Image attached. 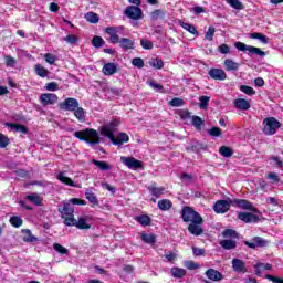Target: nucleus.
Here are the masks:
<instances>
[{
  "label": "nucleus",
  "instance_id": "obj_1",
  "mask_svg": "<svg viewBox=\"0 0 283 283\" xmlns=\"http://www.w3.org/2000/svg\"><path fill=\"white\" fill-rule=\"evenodd\" d=\"M74 136L75 138H78V140H84V143H87L88 145H98V143H101L98 132L94 128H86L84 132L77 130L74 133Z\"/></svg>",
  "mask_w": 283,
  "mask_h": 283
},
{
  "label": "nucleus",
  "instance_id": "obj_2",
  "mask_svg": "<svg viewBox=\"0 0 283 283\" xmlns=\"http://www.w3.org/2000/svg\"><path fill=\"white\" fill-rule=\"evenodd\" d=\"M280 127H282V124L275 117H266L263 119V134H265V136H274Z\"/></svg>",
  "mask_w": 283,
  "mask_h": 283
},
{
  "label": "nucleus",
  "instance_id": "obj_3",
  "mask_svg": "<svg viewBox=\"0 0 283 283\" xmlns=\"http://www.w3.org/2000/svg\"><path fill=\"white\" fill-rule=\"evenodd\" d=\"M184 222H192L193 224H202V217L191 207H184L181 211Z\"/></svg>",
  "mask_w": 283,
  "mask_h": 283
},
{
  "label": "nucleus",
  "instance_id": "obj_4",
  "mask_svg": "<svg viewBox=\"0 0 283 283\" xmlns=\"http://www.w3.org/2000/svg\"><path fill=\"white\" fill-rule=\"evenodd\" d=\"M234 46L237 50H239V52H248V56H266V53L260 48L247 45L242 42H235Z\"/></svg>",
  "mask_w": 283,
  "mask_h": 283
},
{
  "label": "nucleus",
  "instance_id": "obj_5",
  "mask_svg": "<svg viewBox=\"0 0 283 283\" xmlns=\"http://www.w3.org/2000/svg\"><path fill=\"white\" fill-rule=\"evenodd\" d=\"M125 31V27L118 25V27H107L105 29V33L109 35L111 43H118L120 41V36L118 34H123Z\"/></svg>",
  "mask_w": 283,
  "mask_h": 283
},
{
  "label": "nucleus",
  "instance_id": "obj_6",
  "mask_svg": "<svg viewBox=\"0 0 283 283\" xmlns=\"http://www.w3.org/2000/svg\"><path fill=\"white\" fill-rule=\"evenodd\" d=\"M230 205H232V207H238V209H244L245 211L258 213V209L253 207V203L245 199H231Z\"/></svg>",
  "mask_w": 283,
  "mask_h": 283
},
{
  "label": "nucleus",
  "instance_id": "obj_7",
  "mask_svg": "<svg viewBox=\"0 0 283 283\" xmlns=\"http://www.w3.org/2000/svg\"><path fill=\"white\" fill-rule=\"evenodd\" d=\"M124 14L133 21H140L143 19V9L136 6H129L125 9Z\"/></svg>",
  "mask_w": 283,
  "mask_h": 283
},
{
  "label": "nucleus",
  "instance_id": "obj_8",
  "mask_svg": "<svg viewBox=\"0 0 283 283\" xmlns=\"http://www.w3.org/2000/svg\"><path fill=\"white\" fill-rule=\"evenodd\" d=\"M77 108L78 99L74 97H69L60 104V109H64L65 112H76Z\"/></svg>",
  "mask_w": 283,
  "mask_h": 283
},
{
  "label": "nucleus",
  "instance_id": "obj_9",
  "mask_svg": "<svg viewBox=\"0 0 283 283\" xmlns=\"http://www.w3.org/2000/svg\"><path fill=\"white\" fill-rule=\"evenodd\" d=\"M123 165L128 167V169H143V161L134 158V157H120Z\"/></svg>",
  "mask_w": 283,
  "mask_h": 283
},
{
  "label": "nucleus",
  "instance_id": "obj_10",
  "mask_svg": "<svg viewBox=\"0 0 283 283\" xmlns=\"http://www.w3.org/2000/svg\"><path fill=\"white\" fill-rule=\"evenodd\" d=\"M116 127H118V120L115 119L109 125L102 128V134L109 138L112 143H115L114 132H116Z\"/></svg>",
  "mask_w": 283,
  "mask_h": 283
},
{
  "label": "nucleus",
  "instance_id": "obj_11",
  "mask_svg": "<svg viewBox=\"0 0 283 283\" xmlns=\"http://www.w3.org/2000/svg\"><path fill=\"white\" fill-rule=\"evenodd\" d=\"M40 101L44 107H48V105H54L59 103V96L54 93H43L40 96Z\"/></svg>",
  "mask_w": 283,
  "mask_h": 283
},
{
  "label": "nucleus",
  "instance_id": "obj_12",
  "mask_svg": "<svg viewBox=\"0 0 283 283\" xmlns=\"http://www.w3.org/2000/svg\"><path fill=\"white\" fill-rule=\"evenodd\" d=\"M231 199L228 200H218L214 206H213V211L216 213H227V211H229V209H231Z\"/></svg>",
  "mask_w": 283,
  "mask_h": 283
},
{
  "label": "nucleus",
  "instance_id": "obj_13",
  "mask_svg": "<svg viewBox=\"0 0 283 283\" xmlns=\"http://www.w3.org/2000/svg\"><path fill=\"white\" fill-rule=\"evenodd\" d=\"M244 244L245 247H249V249H258V247H266L269 241L262 239L261 237H254L251 241H244Z\"/></svg>",
  "mask_w": 283,
  "mask_h": 283
},
{
  "label": "nucleus",
  "instance_id": "obj_14",
  "mask_svg": "<svg viewBox=\"0 0 283 283\" xmlns=\"http://www.w3.org/2000/svg\"><path fill=\"white\" fill-rule=\"evenodd\" d=\"M238 219L242 220V222H245V224H249L251 222H258L260 220V217L251 212H239Z\"/></svg>",
  "mask_w": 283,
  "mask_h": 283
},
{
  "label": "nucleus",
  "instance_id": "obj_15",
  "mask_svg": "<svg viewBox=\"0 0 283 283\" xmlns=\"http://www.w3.org/2000/svg\"><path fill=\"white\" fill-rule=\"evenodd\" d=\"M208 74L210 78H213V81H226L227 78V73L221 69H210Z\"/></svg>",
  "mask_w": 283,
  "mask_h": 283
},
{
  "label": "nucleus",
  "instance_id": "obj_16",
  "mask_svg": "<svg viewBox=\"0 0 283 283\" xmlns=\"http://www.w3.org/2000/svg\"><path fill=\"white\" fill-rule=\"evenodd\" d=\"M232 269L235 273H247V263L240 259H233Z\"/></svg>",
  "mask_w": 283,
  "mask_h": 283
},
{
  "label": "nucleus",
  "instance_id": "obj_17",
  "mask_svg": "<svg viewBox=\"0 0 283 283\" xmlns=\"http://www.w3.org/2000/svg\"><path fill=\"white\" fill-rule=\"evenodd\" d=\"M206 276L208 280H211L212 282H220L222 280V273L216 269H209L206 271Z\"/></svg>",
  "mask_w": 283,
  "mask_h": 283
},
{
  "label": "nucleus",
  "instance_id": "obj_18",
  "mask_svg": "<svg viewBox=\"0 0 283 283\" xmlns=\"http://www.w3.org/2000/svg\"><path fill=\"white\" fill-rule=\"evenodd\" d=\"M220 247L224 249L226 251H231L233 249L238 248V241L233 239H224L219 242Z\"/></svg>",
  "mask_w": 283,
  "mask_h": 283
},
{
  "label": "nucleus",
  "instance_id": "obj_19",
  "mask_svg": "<svg viewBox=\"0 0 283 283\" xmlns=\"http://www.w3.org/2000/svg\"><path fill=\"white\" fill-rule=\"evenodd\" d=\"M234 107L242 112H247L248 109H251V103L244 98H238L234 101Z\"/></svg>",
  "mask_w": 283,
  "mask_h": 283
},
{
  "label": "nucleus",
  "instance_id": "obj_20",
  "mask_svg": "<svg viewBox=\"0 0 283 283\" xmlns=\"http://www.w3.org/2000/svg\"><path fill=\"white\" fill-rule=\"evenodd\" d=\"M55 178L62 182V185H66L67 187H76V184H74V180L72 178L65 176V172H59Z\"/></svg>",
  "mask_w": 283,
  "mask_h": 283
},
{
  "label": "nucleus",
  "instance_id": "obj_21",
  "mask_svg": "<svg viewBox=\"0 0 283 283\" xmlns=\"http://www.w3.org/2000/svg\"><path fill=\"white\" fill-rule=\"evenodd\" d=\"M167 17V11L163 9H156L155 11L151 12L150 19L151 21H158V20H165Z\"/></svg>",
  "mask_w": 283,
  "mask_h": 283
},
{
  "label": "nucleus",
  "instance_id": "obj_22",
  "mask_svg": "<svg viewBox=\"0 0 283 283\" xmlns=\"http://www.w3.org/2000/svg\"><path fill=\"white\" fill-rule=\"evenodd\" d=\"M25 200H29V202H32V205H35V207L43 206V198H41V196H39V193L28 195L25 197Z\"/></svg>",
  "mask_w": 283,
  "mask_h": 283
},
{
  "label": "nucleus",
  "instance_id": "obj_23",
  "mask_svg": "<svg viewBox=\"0 0 283 283\" xmlns=\"http://www.w3.org/2000/svg\"><path fill=\"white\" fill-rule=\"evenodd\" d=\"M224 65L228 72H238V70H240V64L231 59H226Z\"/></svg>",
  "mask_w": 283,
  "mask_h": 283
},
{
  "label": "nucleus",
  "instance_id": "obj_24",
  "mask_svg": "<svg viewBox=\"0 0 283 283\" xmlns=\"http://www.w3.org/2000/svg\"><path fill=\"white\" fill-rule=\"evenodd\" d=\"M118 43L122 50H134V40L129 38H122Z\"/></svg>",
  "mask_w": 283,
  "mask_h": 283
},
{
  "label": "nucleus",
  "instance_id": "obj_25",
  "mask_svg": "<svg viewBox=\"0 0 283 283\" xmlns=\"http://www.w3.org/2000/svg\"><path fill=\"white\" fill-rule=\"evenodd\" d=\"M59 211L62 213V218H65V216H74V206L69 201L64 203L63 209H59Z\"/></svg>",
  "mask_w": 283,
  "mask_h": 283
},
{
  "label": "nucleus",
  "instance_id": "obj_26",
  "mask_svg": "<svg viewBox=\"0 0 283 283\" xmlns=\"http://www.w3.org/2000/svg\"><path fill=\"white\" fill-rule=\"evenodd\" d=\"M103 72L105 76H112L113 74H116V72H118V67L114 63H107L104 65Z\"/></svg>",
  "mask_w": 283,
  "mask_h": 283
},
{
  "label": "nucleus",
  "instance_id": "obj_27",
  "mask_svg": "<svg viewBox=\"0 0 283 283\" xmlns=\"http://www.w3.org/2000/svg\"><path fill=\"white\" fill-rule=\"evenodd\" d=\"M157 207L160 209V211H169V209L174 207V203L169 199H161L158 201Z\"/></svg>",
  "mask_w": 283,
  "mask_h": 283
},
{
  "label": "nucleus",
  "instance_id": "obj_28",
  "mask_svg": "<svg viewBox=\"0 0 283 283\" xmlns=\"http://www.w3.org/2000/svg\"><path fill=\"white\" fill-rule=\"evenodd\" d=\"M75 227L77 229H92V224L87 222V217H80L78 220H76Z\"/></svg>",
  "mask_w": 283,
  "mask_h": 283
},
{
  "label": "nucleus",
  "instance_id": "obj_29",
  "mask_svg": "<svg viewBox=\"0 0 283 283\" xmlns=\"http://www.w3.org/2000/svg\"><path fill=\"white\" fill-rule=\"evenodd\" d=\"M148 191L151 193V196L158 198L165 193V187H156V185H151L148 187Z\"/></svg>",
  "mask_w": 283,
  "mask_h": 283
},
{
  "label": "nucleus",
  "instance_id": "obj_30",
  "mask_svg": "<svg viewBox=\"0 0 283 283\" xmlns=\"http://www.w3.org/2000/svg\"><path fill=\"white\" fill-rule=\"evenodd\" d=\"M201 223H190L188 227L189 233L192 235H202V227H200Z\"/></svg>",
  "mask_w": 283,
  "mask_h": 283
},
{
  "label": "nucleus",
  "instance_id": "obj_31",
  "mask_svg": "<svg viewBox=\"0 0 283 283\" xmlns=\"http://www.w3.org/2000/svg\"><path fill=\"white\" fill-rule=\"evenodd\" d=\"M136 222H138L142 227H149L151 224V218L147 214H142L135 217Z\"/></svg>",
  "mask_w": 283,
  "mask_h": 283
},
{
  "label": "nucleus",
  "instance_id": "obj_32",
  "mask_svg": "<svg viewBox=\"0 0 283 283\" xmlns=\"http://www.w3.org/2000/svg\"><path fill=\"white\" fill-rule=\"evenodd\" d=\"M222 235L226 238V240H238V238H240V234H238L233 229H226L222 232Z\"/></svg>",
  "mask_w": 283,
  "mask_h": 283
},
{
  "label": "nucleus",
  "instance_id": "obj_33",
  "mask_svg": "<svg viewBox=\"0 0 283 283\" xmlns=\"http://www.w3.org/2000/svg\"><path fill=\"white\" fill-rule=\"evenodd\" d=\"M170 273L172 277L180 280L181 277H185V275H187V270L182 268H171Z\"/></svg>",
  "mask_w": 283,
  "mask_h": 283
},
{
  "label": "nucleus",
  "instance_id": "obj_34",
  "mask_svg": "<svg viewBox=\"0 0 283 283\" xmlns=\"http://www.w3.org/2000/svg\"><path fill=\"white\" fill-rule=\"evenodd\" d=\"M22 233H24L23 242H38V238L32 234V231L30 229L22 230Z\"/></svg>",
  "mask_w": 283,
  "mask_h": 283
},
{
  "label": "nucleus",
  "instance_id": "obj_35",
  "mask_svg": "<svg viewBox=\"0 0 283 283\" xmlns=\"http://www.w3.org/2000/svg\"><path fill=\"white\" fill-rule=\"evenodd\" d=\"M124 143H129V135L126 133H119L113 145H123Z\"/></svg>",
  "mask_w": 283,
  "mask_h": 283
},
{
  "label": "nucleus",
  "instance_id": "obj_36",
  "mask_svg": "<svg viewBox=\"0 0 283 283\" xmlns=\"http://www.w3.org/2000/svg\"><path fill=\"white\" fill-rule=\"evenodd\" d=\"M92 163L93 165H95V167H97L102 171H109V169H112V166H109L107 161H98L96 159H92Z\"/></svg>",
  "mask_w": 283,
  "mask_h": 283
},
{
  "label": "nucleus",
  "instance_id": "obj_37",
  "mask_svg": "<svg viewBox=\"0 0 283 283\" xmlns=\"http://www.w3.org/2000/svg\"><path fill=\"white\" fill-rule=\"evenodd\" d=\"M85 198L94 207L98 206V198H96V195L94 192H92V190H86Z\"/></svg>",
  "mask_w": 283,
  "mask_h": 283
},
{
  "label": "nucleus",
  "instance_id": "obj_38",
  "mask_svg": "<svg viewBox=\"0 0 283 283\" xmlns=\"http://www.w3.org/2000/svg\"><path fill=\"white\" fill-rule=\"evenodd\" d=\"M191 118L193 127L197 129V132H200L202 129L205 120H202V118H200V116L197 115H193Z\"/></svg>",
  "mask_w": 283,
  "mask_h": 283
},
{
  "label": "nucleus",
  "instance_id": "obj_39",
  "mask_svg": "<svg viewBox=\"0 0 283 283\" xmlns=\"http://www.w3.org/2000/svg\"><path fill=\"white\" fill-rule=\"evenodd\" d=\"M35 73L38 74V76H41V78H45V76H48V74H50V71H48V69H44L43 65L36 64Z\"/></svg>",
  "mask_w": 283,
  "mask_h": 283
},
{
  "label": "nucleus",
  "instance_id": "obj_40",
  "mask_svg": "<svg viewBox=\"0 0 283 283\" xmlns=\"http://www.w3.org/2000/svg\"><path fill=\"white\" fill-rule=\"evenodd\" d=\"M11 129L14 132H19L20 134H28V127L21 125V124H8Z\"/></svg>",
  "mask_w": 283,
  "mask_h": 283
},
{
  "label": "nucleus",
  "instance_id": "obj_41",
  "mask_svg": "<svg viewBox=\"0 0 283 283\" xmlns=\"http://www.w3.org/2000/svg\"><path fill=\"white\" fill-rule=\"evenodd\" d=\"M64 224L66 227H76V219L74 218V214H66L64 216Z\"/></svg>",
  "mask_w": 283,
  "mask_h": 283
},
{
  "label": "nucleus",
  "instance_id": "obj_42",
  "mask_svg": "<svg viewBox=\"0 0 283 283\" xmlns=\"http://www.w3.org/2000/svg\"><path fill=\"white\" fill-rule=\"evenodd\" d=\"M84 19H86V21H88V23H98V21H99L98 14H96L94 12H87L84 15Z\"/></svg>",
  "mask_w": 283,
  "mask_h": 283
},
{
  "label": "nucleus",
  "instance_id": "obj_43",
  "mask_svg": "<svg viewBox=\"0 0 283 283\" xmlns=\"http://www.w3.org/2000/svg\"><path fill=\"white\" fill-rule=\"evenodd\" d=\"M219 154H221V156H223L224 158H231V156H233V149H231L227 146H222L219 149Z\"/></svg>",
  "mask_w": 283,
  "mask_h": 283
},
{
  "label": "nucleus",
  "instance_id": "obj_44",
  "mask_svg": "<svg viewBox=\"0 0 283 283\" xmlns=\"http://www.w3.org/2000/svg\"><path fill=\"white\" fill-rule=\"evenodd\" d=\"M149 65H151V67H155L156 70H163L165 63L160 59H153L149 61Z\"/></svg>",
  "mask_w": 283,
  "mask_h": 283
},
{
  "label": "nucleus",
  "instance_id": "obj_45",
  "mask_svg": "<svg viewBox=\"0 0 283 283\" xmlns=\"http://www.w3.org/2000/svg\"><path fill=\"white\" fill-rule=\"evenodd\" d=\"M199 101H200V104H199L200 109H207L209 107V102L211 101V97L200 96Z\"/></svg>",
  "mask_w": 283,
  "mask_h": 283
},
{
  "label": "nucleus",
  "instance_id": "obj_46",
  "mask_svg": "<svg viewBox=\"0 0 283 283\" xmlns=\"http://www.w3.org/2000/svg\"><path fill=\"white\" fill-rule=\"evenodd\" d=\"M93 48H103L105 45V40H103L101 36L95 35L92 40Z\"/></svg>",
  "mask_w": 283,
  "mask_h": 283
},
{
  "label": "nucleus",
  "instance_id": "obj_47",
  "mask_svg": "<svg viewBox=\"0 0 283 283\" xmlns=\"http://www.w3.org/2000/svg\"><path fill=\"white\" fill-rule=\"evenodd\" d=\"M10 224L15 229H19V227L23 226V219H21L20 217H11Z\"/></svg>",
  "mask_w": 283,
  "mask_h": 283
},
{
  "label": "nucleus",
  "instance_id": "obj_48",
  "mask_svg": "<svg viewBox=\"0 0 283 283\" xmlns=\"http://www.w3.org/2000/svg\"><path fill=\"white\" fill-rule=\"evenodd\" d=\"M63 41L69 43V45H76V43H78V36L74 34H69L65 38H63Z\"/></svg>",
  "mask_w": 283,
  "mask_h": 283
},
{
  "label": "nucleus",
  "instance_id": "obj_49",
  "mask_svg": "<svg viewBox=\"0 0 283 283\" xmlns=\"http://www.w3.org/2000/svg\"><path fill=\"white\" fill-rule=\"evenodd\" d=\"M53 249L57 253H61V255H67V253H70V250H67L65 247L61 245L60 243H54Z\"/></svg>",
  "mask_w": 283,
  "mask_h": 283
},
{
  "label": "nucleus",
  "instance_id": "obj_50",
  "mask_svg": "<svg viewBox=\"0 0 283 283\" xmlns=\"http://www.w3.org/2000/svg\"><path fill=\"white\" fill-rule=\"evenodd\" d=\"M180 25L181 28H184V30L190 32V34H196V36H198V30H196V27H193L192 24L182 22Z\"/></svg>",
  "mask_w": 283,
  "mask_h": 283
},
{
  "label": "nucleus",
  "instance_id": "obj_51",
  "mask_svg": "<svg viewBox=\"0 0 283 283\" xmlns=\"http://www.w3.org/2000/svg\"><path fill=\"white\" fill-rule=\"evenodd\" d=\"M227 3H229V6H231V8H234V10H243L244 6L242 4V2H240V0H226Z\"/></svg>",
  "mask_w": 283,
  "mask_h": 283
},
{
  "label": "nucleus",
  "instance_id": "obj_52",
  "mask_svg": "<svg viewBox=\"0 0 283 283\" xmlns=\"http://www.w3.org/2000/svg\"><path fill=\"white\" fill-rule=\"evenodd\" d=\"M251 39H258L259 41H261V43H264L265 45L269 43V38H266V35L262 34V33H252Z\"/></svg>",
  "mask_w": 283,
  "mask_h": 283
},
{
  "label": "nucleus",
  "instance_id": "obj_53",
  "mask_svg": "<svg viewBox=\"0 0 283 283\" xmlns=\"http://www.w3.org/2000/svg\"><path fill=\"white\" fill-rule=\"evenodd\" d=\"M73 112L77 120H85V109H83V107L77 106V108Z\"/></svg>",
  "mask_w": 283,
  "mask_h": 283
},
{
  "label": "nucleus",
  "instance_id": "obj_54",
  "mask_svg": "<svg viewBox=\"0 0 283 283\" xmlns=\"http://www.w3.org/2000/svg\"><path fill=\"white\" fill-rule=\"evenodd\" d=\"M240 91L243 92V94H247L248 96L255 95V90H253V87L251 86L241 85Z\"/></svg>",
  "mask_w": 283,
  "mask_h": 283
},
{
  "label": "nucleus",
  "instance_id": "obj_55",
  "mask_svg": "<svg viewBox=\"0 0 283 283\" xmlns=\"http://www.w3.org/2000/svg\"><path fill=\"white\" fill-rule=\"evenodd\" d=\"M143 242H146V244H154L156 242V237L154 234H142Z\"/></svg>",
  "mask_w": 283,
  "mask_h": 283
},
{
  "label": "nucleus",
  "instance_id": "obj_56",
  "mask_svg": "<svg viewBox=\"0 0 283 283\" xmlns=\"http://www.w3.org/2000/svg\"><path fill=\"white\" fill-rule=\"evenodd\" d=\"M168 105H170V107H182V105H185V101L179 97H175L168 103Z\"/></svg>",
  "mask_w": 283,
  "mask_h": 283
},
{
  "label": "nucleus",
  "instance_id": "obj_57",
  "mask_svg": "<svg viewBox=\"0 0 283 283\" xmlns=\"http://www.w3.org/2000/svg\"><path fill=\"white\" fill-rule=\"evenodd\" d=\"M140 45L144 50H154V43L147 39H142Z\"/></svg>",
  "mask_w": 283,
  "mask_h": 283
},
{
  "label": "nucleus",
  "instance_id": "obj_58",
  "mask_svg": "<svg viewBox=\"0 0 283 283\" xmlns=\"http://www.w3.org/2000/svg\"><path fill=\"white\" fill-rule=\"evenodd\" d=\"M208 134L209 136H212V137H220L222 136V130H220L219 127L213 126L208 130Z\"/></svg>",
  "mask_w": 283,
  "mask_h": 283
},
{
  "label": "nucleus",
  "instance_id": "obj_59",
  "mask_svg": "<svg viewBox=\"0 0 283 283\" xmlns=\"http://www.w3.org/2000/svg\"><path fill=\"white\" fill-rule=\"evenodd\" d=\"M59 90V84L56 82H49L45 84L46 92H56Z\"/></svg>",
  "mask_w": 283,
  "mask_h": 283
},
{
  "label": "nucleus",
  "instance_id": "obj_60",
  "mask_svg": "<svg viewBox=\"0 0 283 283\" xmlns=\"http://www.w3.org/2000/svg\"><path fill=\"white\" fill-rule=\"evenodd\" d=\"M4 59L7 67H14V65H17V60L11 55H6Z\"/></svg>",
  "mask_w": 283,
  "mask_h": 283
},
{
  "label": "nucleus",
  "instance_id": "obj_61",
  "mask_svg": "<svg viewBox=\"0 0 283 283\" xmlns=\"http://www.w3.org/2000/svg\"><path fill=\"white\" fill-rule=\"evenodd\" d=\"M132 63H133V65H134L135 67H138L139 70H140L142 67H145V61H144L143 59H140V57H135V59H133Z\"/></svg>",
  "mask_w": 283,
  "mask_h": 283
},
{
  "label": "nucleus",
  "instance_id": "obj_62",
  "mask_svg": "<svg viewBox=\"0 0 283 283\" xmlns=\"http://www.w3.org/2000/svg\"><path fill=\"white\" fill-rule=\"evenodd\" d=\"M213 36H216V28L209 27V28H208V31H207V33H206V39H207L208 41H213Z\"/></svg>",
  "mask_w": 283,
  "mask_h": 283
},
{
  "label": "nucleus",
  "instance_id": "obj_63",
  "mask_svg": "<svg viewBox=\"0 0 283 283\" xmlns=\"http://www.w3.org/2000/svg\"><path fill=\"white\" fill-rule=\"evenodd\" d=\"M264 277L265 280H270V282H273V283H283V279H280L277 276L266 274Z\"/></svg>",
  "mask_w": 283,
  "mask_h": 283
},
{
  "label": "nucleus",
  "instance_id": "obj_64",
  "mask_svg": "<svg viewBox=\"0 0 283 283\" xmlns=\"http://www.w3.org/2000/svg\"><path fill=\"white\" fill-rule=\"evenodd\" d=\"M218 50H219L220 54H229L231 52V49L227 44H221L218 48Z\"/></svg>",
  "mask_w": 283,
  "mask_h": 283
}]
</instances>
